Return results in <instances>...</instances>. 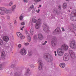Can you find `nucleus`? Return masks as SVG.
<instances>
[{"instance_id":"obj_48","label":"nucleus","mask_w":76,"mask_h":76,"mask_svg":"<svg viewBox=\"0 0 76 76\" xmlns=\"http://www.w3.org/2000/svg\"><path fill=\"white\" fill-rule=\"evenodd\" d=\"M54 53H55V56H57V54H56V53H57V52H56V51H55L54 52Z\"/></svg>"},{"instance_id":"obj_39","label":"nucleus","mask_w":76,"mask_h":76,"mask_svg":"<svg viewBox=\"0 0 76 76\" xmlns=\"http://www.w3.org/2000/svg\"><path fill=\"white\" fill-rule=\"evenodd\" d=\"M3 69V66L2 64H0V70H2Z\"/></svg>"},{"instance_id":"obj_3","label":"nucleus","mask_w":76,"mask_h":76,"mask_svg":"<svg viewBox=\"0 0 76 76\" xmlns=\"http://www.w3.org/2000/svg\"><path fill=\"white\" fill-rule=\"evenodd\" d=\"M40 18H39L38 20V21L36 23L35 25V27L37 29H39L41 27V21Z\"/></svg>"},{"instance_id":"obj_56","label":"nucleus","mask_w":76,"mask_h":76,"mask_svg":"<svg viewBox=\"0 0 76 76\" xmlns=\"http://www.w3.org/2000/svg\"><path fill=\"white\" fill-rule=\"evenodd\" d=\"M39 7H41V5H39Z\"/></svg>"},{"instance_id":"obj_51","label":"nucleus","mask_w":76,"mask_h":76,"mask_svg":"<svg viewBox=\"0 0 76 76\" xmlns=\"http://www.w3.org/2000/svg\"><path fill=\"white\" fill-rule=\"evenodd\" d=\"M14 23L15 24V23H16V20H15L14 21Z\"/></svg>"},{"instance_id":"obj_35","label":"nucleus","mask_w":76,"mask_h":76,"mask_svg":"<svg viewBox=\"0 0 76 76\" xmlns=\"http://www.w3.org/2000/svg\"><path fill=\"white\" fill-rule=\"evenodd\" d=\"M41 0H34L35 3H38V2H39V1H41Z\"/></svg>"},{"instance_id":"obj_37","label":"nucleus","mask_w":76,"mask_h":76,"mask_svg":"<svg viewBox=\"0 0 76 76\" xmlns=\"http://www.w3.org/2000/svg\"><path fill=\"white\" fill-rule=\"evenodd\" d=\"M12 4H13V2L12 1H11L9 3V5L10 6H11Z\"/></svg>"},{"instance_id":"obj_57","label":"nucleus","mask_w":76,"mask_h":76,"mask_svg":"<svg viewBox=\"0 0 76 76\" xmlns=\"http://www.w3.org/2000/svg\"><path fill=\"white\" fill-rule=\"evenodd\" d=\"M21 30H22V31H23V29L22 28H21Z\"/></svg>"},{"instance_id":"obj_10","label":"nucleus","mask_w":76,"mask_h":76,"mask_svg":"<svg viewBox=\"0 0 76 76\" xmlns=\"http://www.w3.org/2000/svg\"><path fill=\"white\" fill-rule=\"evenodd\" d=\"M70 58V57L69 56V55L67 53H65L64 56L63 60L64 61H68Z\"/></svg>"},{"instance_id":"obj_33","label":"nucleus","mask_w":76,"mask_h":76,"mask_svg":"<svg viewBox=\"0 0 76 76\" xmlns=\"http://www.w3.org/2000/svg\"><path fill=\"white\" fill-rule=\"evenodd\" d=\"M0 14L1 15H5V11H1L0 12Z\"/></svg>"},{"instance_id":"obj_53","label":"nucleus","mask_w":76,"mask_h":76,"mask_svg":"<svg viewBox=\"0 0 76 76\" xmlns=\"http://www.w3.org/2000/svg\"><path fill=\"white\" fill-rule=\"evenodd\" d=\"M13 75V73L12 72L11 73V75L12 76Z\"/></svg>"},{"instance_id":"obj_59","label":"nucleus","mask_w":76,"mask_h":76,"mask_svg":"<svg viewBox=\"0 0 76 76\" xmlns=\"http://www.w3.org/2000/svg\"><path fill=\"white\" fill-rule=\"evenodd\" d=\"M38 9H39V7H38Z\"/></svg>"},{"instance_id":"obj_20","label":"nucleus","mask_w":76,"mask_h":76,"mask_svg":"<svg viewBox=\"0 0 76 76\" xmlns=\"http://www.w3.org/2000/svg\"><path fill=\"white\" fill-rule=\"evenodd\" d=\"M36 18V17L35 16H34L33 17L32 19V22H33V23H36L37 22V20L35 19Z\"/></svg>"},{"instance_id":"obj_61","label":"nucleus","mask_w":76,"mask_h":76,"mask_svg":"<svg viewBox=\"0 0 76 76\" xmlns=\"http://www.w3.org/2000/svg\"><path fill=\"white\" fill-rule=\"evenodd\" d=\"M69 12H70V11L69 10Z\"/></svg>"},{"instance_id":"obj_13","label":"nucleus","mask_w":76,"mask_h":76,"mask_svg":"<svg viewBox=\"0 0 76 76\" xmlns=\"http://www.w3.org/2000/svg\"><path fill=\"white\" fill-rule=\"evenodd\" d=\"M61 48L63 49V50H64L66 51V50H68L69 47H68V46L66 45H63L61 46Z\"/></svg>"},{"instance_id":"obj_24","label":"nucleus","mask_w":76,"mask_h":76,"mask_svg":"<svg viewBox=\"0 0 76 76\" xmlns=\"http://www.w3.org/2000/svg\"><path fill=\"white\" fill-rule=\"evenodd\" d=\"M5 14H10L12 13V11L10 10H6L5 11Z\"/></svg>"},{"instance_id":"obj_27","label":"nucleus","mask_w":76,"mask_h":76,"mask_svg":"<svg viewBox=\"0 0 76 76\" xmlns=\"http://www.w3.org/2000/svg\"><path fill=\"white\" fill-rule=\"evenodd\" d=\"M4 44V42L2 39H0V45H3Z\"/></svg>"},{"instance_id":"obj_42","label":"nucleus","mask_w":76,"mask_h":76,"mask_svg":"<svg viewBox=\"0 0 76 76\" xmlns=\"http://www.w3.org/2000/svg\"><path fill=\"white\" fill-rule=\"evenodd\" d=\"M25 24V22H22L21 23V25H24Z\"/></svg>"},{"instance_id":"obj_30","label":"nucleus","mask_w":76,"mask_h":76,"mask_svg":"<svg viewBox=\"0 0 76 76\" xmlns=\"http://www.w3.org/2000/svg\"><path fill=\"white\" fill-rule=\"evenodd\" d=\"M16 5H14L12 7L11 9L12 11H14L15 10V9L16 8Z\"/></svg>"},{"instance_id":"obj_8","label":"nucleus","mask_w":76,"mask_h":76,"mask_svg":"<svg viewBox=\"0 0 76 76\" xmlns=\"http://www.w3.org/2000/svg\"><path fill=\"white\" fill-rule=\"evenodd\" d=\"M38 64L40 65V66H39L38 69L40 70H42L43 69V68L42 67L43 64H42V60L41 59L39 60L38 61Z\"/></svg>"},{"instance_id":"obj_11","label":"nucleus","mask_w":76,"mask_h":76,"mask_svg":"<svg viewBox=\"0 0 76 76\" xmlns=\"http://www.w3.org/2000/svg\"><path fill=\"white\" fill-rule=\"evenodd\" d=\"M27 53L26 52V50L24 49H22L20 50V53L21 55L22 56H25V55H26Z\"/></svg>"},{"instance_id":"obj_40","label":"nucleus","mask_w":76,"mask_h":76,"mask_svg":"<svg viewBox=\"0 0 76 76\" xmlns=\"http://www.w3.org/2000/svg\"><path fill=\"white\" fill-rule=\"evenodd\" d=\"M22 19H23V15H21L20 17V20H22Z\"/></svg>"},{"instance_id":"obj_36","label":"nucleus","mask_w":76,"mask_h":76,"mask_svg":"<svg viewBox=\"0 0 76 76\" xmlns=\"http://www.w3.org/2000/svg\"><path fill=\"white\" fill-rule=\"evenodd\" d=\"M30 8L31 9H34V6L33 5H32L30 6Z\"/></svg>"},{"instance_id":"obj_62","label":"nucleus","mask_w":76,"mask_h":76,"mask_svg":"<svg viewBox=\"0 0 76 76\" xmlns=\"http://www.w3.org/2000/svg\"><path fill=\"white\" fill-rule=\"evenodd\" d=\"M23 15V14H21V15Z\"/></svg>"},{"instance_id":"obj_4","label":"nucleus","mask_w":76,"mask_h":76,"mask_svg":"<svg viewBox=\"0 0 76 76\" xmlns=\"http://www.w3.org/2000/svg\"><path fill=\"white\" fill-rule=\"evenodd\" d=\"M58 55L59 56H62L64 54V50L62 48H59L57 50Z\"/></svg>"},{"instance_id":"obj_54","label":"nucleus","mask_w":76,"mask_h":76,"mask_svg":"<svg viewBox=\"0 0 76 76\" xmlns=\"http://www.w3.org/2000/svg\"><path fill=\"white\" fill-rule=\"evenodd\" d=\"M25 28V26H23L22 27V28L23 29V28Z\"/></svg>"},{"instance_id":"obj_9","label":"nucleus","mask_w":76,"mask_h":76,"mask_svg":"<svg viewBox=\"0 0 76 76\" xmlns=\"http://www.w3.org/2000/svg\"><path fill=\"white\" fill-rule=\"evenodd\" d=\"M69 53L70 55V57L72 58H76V56L75 53L72 50H70L69 51Z\"/></svg>"},{"instance_id":"obj_19","label":"nucleus","mask_w":76,"mask_h":76,"mask_svg":"<svg viewBox=\"0 0 76 76\" xmlns=\"http://www.w3.org/2000/svg\"><path fill=\"white\" fill-rule=\"evenodd\" d=\"M76 30V26L75 25H74L73 26V28H71V31L72 32H74Z\"/></svg>"},{"instance_id":"obj_43","label":"nucleus","mask_w":76,"mask_h":76,"mask_svg":"<svg viewBox=\"0 0 76 76\" xmlns=\"http://www.w3.org/2000/svg\"><path fill=\"white\" fill-rule=\"evenodd\" d=\"M21 46H22V45L21 44H20L18 45V48H20Z\"/></svg>"},{"instance_id":"obj_21","label":"nucleus","mask_w":76,"mask_h":76,"mask_svg":"<svg viewBox=\"0 0 76 76\" xmlns=\"http://www.w3.org/2000/svg\"><path fill=\"white\" fill-rule=\"evenodd\" d=\"M55 31L57 32H58V33H61V31L60 30V29L59 27L55 29Z\"/></svg>"},{"instance_id":"obj_12","label":"nucleus","mask_w":76,"mask_h":76,"mask_svg":"<svg viewBox=\"0 0 76 76\" xmlns=\"http://www.w3.org/2000/svg\"><path fill=\"white\" fill-rule=\"evenodd\" d=\"M16 34L21 39H24L25 38V36L23 35H22V34H21L20 32H17L16 33Z\"/></svg>"},{"instance_id":"obj_58","label":"nucleus","mask_w":76,"mask_h":76,"mask_svg":"<svg viewBox=\"0 0 76 76\" xmlns=\"http://www.w3.org/2000/svg\"><path fill=\"white\" fill-rule=\"evenodd\" d=\"M23 1H24V3H25V0H23Z\"/></svg>"},{"instance_id":"obj_52","label":"nucleus","mask_w":76,"mask_h":76,"mask_svg":"<svg viewBox=\"0 0 76 76\" xmlns=\"http://www.w3.org/2000/svg\"><path fill=\"white\" fill-rule=\"evenodd\" d=\"M28 0H25V2L28 3Z\"/></svg>"},{"instance_id":"obj_47","label":"nucleus","mask_w":76,"mask_h":76,"mask_svg":"<svg viewBox=\"0 0 76 76\" xmlns=\"http://www.w3.org/2000/svg\"><path fill=\"white\" fill-rule=\"evenodd\" d=\"M36 11L37 12V13H39V11H40V10L38 9V10H36Z\"/></svg>"},{"instance_id":"obj_28","label":"nucleus","mask_w":76,"mask_h":76,"mask_svg":"<svg viewBox=\"0 0 76 76\" xmlns=\"http://www.w3.org/2000/svg\"><path fill=\"white\" fill-rule=\"evenodd\" d=\"M7 9L4 7H0V10L4 11V10H6Z\"/></svg>"},{"instance_id":"obj_45","label":"nucleus","mask_w":76,"mask_h":76,"mask_svg":"<svg viewBox=\"0 0 76 76\" xmlns=\"http://www.w3.org/2000/svg\"><path fill=\"white\" fill-rule=\"evenodd\" d=\"M61 29L63 31H65V30L64 29V28L61 27Z\"/></svg>"},{"instance_id":"obj_1","label":"nucleus","mask_w":76,"mask_h":76,"mask_svg":"<svg viewBox=\"0 0 76 76\" xmlns=\"http://www.w3.org/2000/svg\"><path fill=\"white\" fill-rule=\"evenodd\" d=\"M45 56L46 57L45 60L46 61H47L50 62V61H53V57L51 56H49L50 54L48 53H45Z\"/></svg>"},{"instance_id":"obj_18","label":"nucleus","mask_w":76,"mask_h":76,"mask_svg":"<svg viewBox=\"0 0 76 76\" xmlns=\"http://www.w3.org/2000/svg\"><path fill=\"white\" fill-rule=\"evenodd\" d=\"M59 66L61 68H64L66 66V64L64 63H61L59 64Z\"/></svg>"},{"instance_id":"obj_22","label":"nucleus","mask_w":76,"mask_h":76,"mask_svg":"<svg viewBox=\"0 0 76 76\" xmlns=\"http://www.w3.org/2000/svg\"><path fill=\"white\" fill-rule=\"evenodd\" d=\"M28 56L31 57V56L32 55V53L30 50H29L28 52Z\"/></svg>"},{"instance_id":"obj_63","label":"nucleus","mask_w":76,"mask_h":76,"mask_svg":"<svg viewBox=\"0 0 76 76\" xmlns=\"http://www.w3.org/2000/svg\"><path fill=\"white\" fill-rule=\"evenodd\" d=\"M1 58H0V59Z\"/></svg>"},{"instance_id":"obj_50","label":"nucleus","mask_w":76,"mask_h":76,"mask_svg":"<svg viewBox=\"0 0 76 76\" xmlns=\"http://www.w3.org/2000/svg\"><path fill=\"white\" fill-rule=\"evenodd\" d=\"M30 66L31 67H34V65H33V64L31 65Z\"/></svg>"},{"instance_id":"obj_23","label":"nucleus","mask_w":76,"mask_h":76,"mask_svg":"<svg viewBox=\"0 0 76 76\" xmlns=\"http://www.w3.org/2000/svg\"><path fill=\"white\" fill-rule=\"evenodd\" d=\"M34 28H31L30 30V32L31 34L33 35L34 34Z\"/></svg>"},{"instance_id":"obj_25","label":"nucleus","mask_w":76,"mask_h":76,"mask_svg":"<svg viewBox=\"0 0 76 76\" xmlns=\"http://www.w3.org/2000/svg\"><path fill=\"white\" fill-rule=\"evenodd\" d=\"M67 3L66 2H65L63 4V7L64 9H66L67 7Z\"/></svg>"},{"instance_id":"obj_31","label":"nucleus","mask_w":76,"mask_h":76,"mask_svg":"<svg viewBox=\"0 0 76 76\" xmlns=\"http://www.w3.org/2000/svg\"><path fill=\"white\" fill-rule=\"evenodd\" d=\"M11 68H13V69H15L16 68V65L15 64H12L11 66Z\"/></svg>"},{"instance_id":"obj_29","label":"nucleus","mask_w":76,"mask_h":76,"mask_svg":"<svg viewBox=\"0 0 76 76\" xmlns=\"http://www.w3.org/2000/svg\"><path fill=\"white\" fill-rule=\"evenodd\" d=\"M16 5H14L12 7L11 9L12 11H14L15 10V9L16 8Z\"/></svg>"},{"instance_id":"obj_15","label":"nucleus","mask_w":76,"mask_h":76,"mask_svg":"<svg viewBox=\"0 0 76 76\" xmlns=\"http://www.w3.org/2000/svg\"><path fill=\"white\" fill-rule=\"evenodd\" d=\"M25 34H26V35H27V38L28 41H29V42H30L31 40V37H30V35L28 34V31H27L26 30L25 31Z\"/></svg>"},{"instance_id":"obj_32","label":"nucleus","mask_w":76,"mask_h":76,"mask_svg":"<svg viewBox=\"0 0 76 76\" xmlns=\"http://www.w3.org/2000/svg\"><path fill=\"white\" fill-rule=\"evenodd\" d=\"M33 39H34V41H37V35H35L33 37Z\"/></svg>"},{"instance_id":"obj_14","label":"nucleus","mask_w":76,"mask_h":76,"mask_svg":"<svg viewBox=\"0 0 76 76\" xmlns=\"http://www.w3.org/2000/svg\"><path fill=\"white\" fill-rule=\"evenodd\" d=\"M1 58L3 60H4V58H5L6 57V53H5V52L4 51H2L1 52Z\"/></svg>"},{"instance_id":"obj_38","label":"nucleus","mask_w":76,"mask_h":76,"mask_svg":"<svg viewBox=\"0 0 76 76\" xmlns=\"http://www.w3.org/2000/svg\"><path fill=\"white\" fill-rule=\"evenodd\" d=\"M24 44L26 46H27V45H29V43H28V42H27V43H24Z\"/></svg>"},{"instance_id":"obj_34","label":"nucleus","mask_w":76,"mask_h":76,"mask_svg":"<svg viewBox=\"0 0 76 76\" xmlns=\"http://www.w3.org/2000/svg\"><path fill=\"white\" fill-rule=\"evenodd\" d=\"M13 76H19L18 73V72H15Z\"/></svg>"},{"instance_id":"obj_5","label":"nucleus","mask_w":76,"mask_h":76,"mask_svg":"<svg viewBox=\"0 0 76 76\" xmlns=\"http://www.w3.org/2000/svg\"><path fill=\"white\" fill-rule=\"evenodd\" d=\"M76 15V13L75 12L73 13V12H72L70 15V19L73 22L76 21V17L75 16Z\"/></svg>"},{"instance_id":"obj_60","label":"nucleus","mask_w":76,"mask_h":76,"mask_svg":"<svg viewBox=\"0 0 76 76\" xmlns=\"http://www.w3.org/2000/svg\"><path fill=\"white\" fill-rule=\"evenodd\" d=\"M1 26H0V29H1Z\"/></svg>"},{"instance_id":"obj_16","label":"nucleus","mask_w":76,"mask_h":76,"mask_svg":"<svg viewBox=\"0 0 76 76\" xmlns=\"http://www.w3.org/2000/svg\"><path fill=\"white\" fill-rule=\"evenodd\" d=\"M3 40L5 42H8L9 40V38L7 36H4L3 37Z\"/></svg>"},{"instance_id":"obj_6","label":"nucleus","mask_w":76,"mask_h":76,"mask_svg":"<svg viewBox=\"0 0 76 76\" xmlns=\"http://www.w3.org/2000/svg\"><path fill=\"white\" fill-rule=\"evenodd\" d=\"M56 37H53L51 40V44L53 47H55L56 46L57 42H56Z\"/></svg>"},{"instance_id":"obj_55","label":"nucleus","mask_w":76,"mask_h":76,"mask_svg":"<svg viewBox=\"0 0 76 76\" xmlns=\"http://www.w3.org/2000/svg\"><path fill=\"white\" fill-rule=\"evenodd\" d=\"M66 1H69L70 0H65Z\"/></svg>"},{"instance_id":"obj_26","label":"nucleus","mask_w":76,"mask_h":76,"mask_svg":"<svg viewBox=\"0 0 76 76\" xmlns=\"http://www.w3.org/2000/svg\"><path fill=\"white\" fill-rule=\"evenodd\" d=\"M53 12H55V13L56 12L57 14L58 15V14H59V13H58V10L57 9H54L53 10Z\"/></svg>"},{"instance_id":"obj_49","label":"nucleus","mask_w":76,"mask_h":76,"mask_svg":"<svg viewBox=\"0 0 76 76\" xmlns=\"http://www.w3.org/2000/svg\"><path fill=\"white\" fill-rule=\"evenodd\" d=\"M28 72H26L27 73H28L30 71L29 70V69H27Z\"/></svg>"},{"instance_id":"obj_17","label":"nucleus","mask_w":76,"mask_h":76,"mask_svg":"<svg viewBox=\"0 0 76 76\" xmlns=\"http://www.w3.org/2000/svg\"><path fill=\"white\" fill-rule=\"evenodd\" d=\"M38 37L39 39L40 40L44 38L42 34L40 33L38 34Z\"/></svg>"},{"instance_id":"obj_44","label":"nucleus","mask_w":76,"mask_h":76,"mask_svg":"<svg viewBox=\"0 0 76 76\" xmlns=\"http://www.w3.org/2000/svg\"><path fill=\"white\" fill-rule=\"evenodd\" d=\"M7 18L8 20H9V19H10V17L9 16H7Z\"/></svg>"},{"instance_id":"obj_41","label":"nucleus","mask_w":76,"mask_h":76,"mask_svg":"<svg viewBox=\"0 0 76 76\" xmlns=\"http://www.w3.org/2000/svg\"><path fill=\"white\" fill-rule=\"evenodd\" d=\"M46 43H47V41H45L44 43L42 44V45H45V44H46Z\"/></svg>"},{"instance_id":"obj_7","label":"nucleus","mask_w":76,"mask_h":76,"mask_svg":"<svg viewBox=\"0 0 76 76\" xmlns=\"http://www.w3.org/2000/svg\"><path fill=\"white\" fill-rule=\"evenodd\" d=\"M43 29L45 32H48L49 31L48 27L47 25L45 23H44L43 25Z\"/></svg>"},{"instance_id":"obj_46","label":"nucleus","mask_w":76,"mask_h":76,"mask_svg":"<svg viewBox=\"0 0 76 76\" xmlns=\"http://www.w3.org/2000/svg\"><path fill=\"white\" fill-rule=\"evenodd\" d=\"M58 9L59 10H61V6H58Z\"/></svg>"},{"instance_id":"obj_2","label":"nucleus","mask_w":76,"mask_h":76,"mask_svg":"<svg viewBox=\"0 0 76 76\" xmlns=\"http://www.w3.org/2000/svg\"><path fill=\"white\" fill-rule=\"evenodd\" d=\"M70 47L72 49H76V42L75 41H72L69 43Z\"/></svg>"}]
</instances>
